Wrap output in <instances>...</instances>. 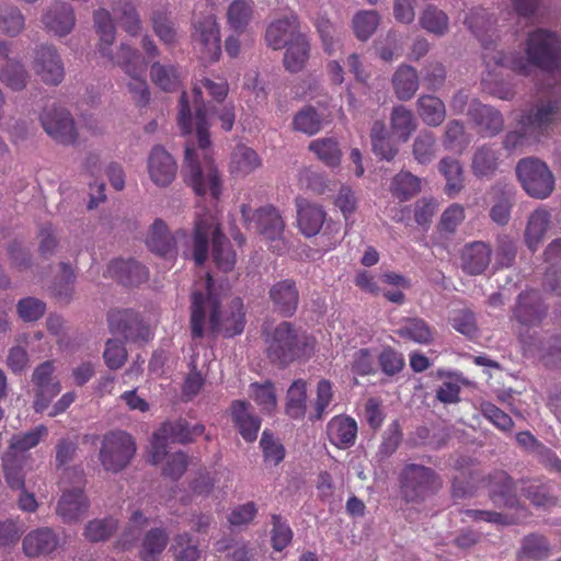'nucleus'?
<instances>
[{
    "label": "nucleus",
    "instance_id": "11",
    "mask_svg": "<svg viewBox=\"0 0 561 561\" xmlns=\"http://www.w3.org/2000/svg\"><path fill=\"white\" fill-rule=\"evenodd\" d=\"M136 443L125 431H111L103 435L99 460L105 471L118 473L133 460L136 454Z\"/></svg>",
    "mask_w": 561,
    "mask_h": 561
},
{
    "label": "nucleus",
    "instance_id": "9",
    "mask_svg": "<svg viewBox=\"0 0 561 561\" xmlns=\"http://www.w3.org/2000/svg\"><path fill=\"white\" fill-rule=\"evenodd\" d=\"M297 211V227L306 238L317 236L324 227L322 237L328 238L323 243L325 251L334 249L340 243L341 226L332 220H327V213L322 206L308 201L305 197L295 199Z\"/></svg>",
    "mask_w": 561,
    "mask_h": 561
},
{
    "label": "nucleus",
    "instance_id": "14",
    "mask_svg": "<svg viewBox=\"0 0 561 561\" xmlns=\"http://www.w3.org/2000/svg\"><path fill=\"white\" fill-rule=\"evenodd\" d=\"M192 42L203 61L215 62L221 56L220 28L215 14H207L193 23Z\"/></svg>",
    "mask_w": 561,
    "mask_h": 561
},
{
    "label": "nucleus",
    "instance_id": "26",
    "mask_svg": "<svg viewBox=\"0 0 561 561\" xmlns=\"http://www.w3.org/2000/svg\"><path fill=\"white\" fill-rule=\"evenodd\" d=\"M89 505L83 488H75L62 493L57 503L56 514L66 524L76 523L85 515Z\"/></svg>",
    "mask_w": 561,
    "mask_h": 561
},
{
    "label": "nucleus",
    "instance_id": "7",
    "mask_svg": "<svg viewBox=\"0 0 561 561\" xmlns=\"http://www.w3.org/2000/svg\"><path fill=\"white\" fill-rule=\"evenodd\" d=\"M266 356L271 363L286 367L307 356L311 350L310 337L293 323L283 321L264 333Z\"/></svg>",
    "mask_w": 561,
    "mask_h": 561
},
{
    "label": "nucleus",
    "instance_id": "30",
    "mask_svg": "<svg viewBox=\"0 0 561 561\" xmlns=\"http://www.w3.org/2000/svg\"><path fill=\"white\" fill-rule=\"evenodd\" d=\"M492 250L482 241H474L465 245L461 251V267L469 275L482 274L489 266Z\"/></svg>",
    "mask_w": 561,
    "mask_h": 561
},
{
    "label": "nucleus",
    "instance_id": "18",
    "mask_svg": "<svg viewBox=\"0 0 561 561\" xmlns=\"http://www.w3.org/2000/svg\"><path fill=\"white\" fill-rule=\"evenodd\" d=\"M45 131L56 141L72 145L77 140L75 122L68 111L61 107L46 108L41 115Z\"/></svg>",
    "mask_w": 561,
    "mask_h": 561
},
{
    "label": "nucleus",
    "instance_id": "62",
    "mask_svg": "<svg viewBox=\"0 0 561 561\" xmlns=\"http://www.w3.org/2000/svg\"><path fill=\"white\" fill-rule=\"evenodd\" d=\"M260 446L263 451V458L266 463L277 466L285 458L284 445L267 431L262 433Z\"/></svg>",
    "mask_w": 561,
    "mask_h": 561
},
{
    "label": "nucleus",
    "instance_id": "39",
    "mask_svg": "<svg viewBox=\"0 0 561 561\" xmlns=\"http://www.w3.org/2000/svg\"><path fill=\"white\" fill-rule=\"evenodd\" d=\"M262 161L255 150L238 145L231 153L230 172L234 176H245L261 165Z\"/></svg>",
    "mask_w": 561,
    "mask_h": 561
},
{
    "label": "nucleus",
    "instance_id": "20",
    "mask_svg": "<svg viewBox=\"0 0 561 561\" xmlns=\"http://www.w3.org/2000/svg\"><path fill=\"white\" fill-rule=\"evenodd\" d=\"M484 482L489 490L490 499L496 506L508 508L518 506L517 488L507 472L495 470L484 479Z\"/></svg>",
    "mask_w": 561,
    "mask_h": 561
},
{
    "label": "nucleus",
    "instance_id": "15",
    "mask_svg": "<svg viewBox=\"0 0 561 561\" xmlns=\"http://www.w3.org/2000/svg\"><path fill=\"white\" fill-rule=\"evenodd\" d=\"M241 215L248 229H254L257 233L272 241L282 240L285 222L274 206L267 205L252 211L249 205L243 204L241 206Z\"/></svg>",
    "mask_w": 561,
    "mask_h": 561
},
{
    "label": "nucleus",
    "instance_id": "55",
    "mask_svg": "<svg viewBox=\"0 0 561 561\" xmlns=\"http://www.w3.org/2000/svg\"><path fill=\"white\" fill-rule=\"evenodd\" d=\"M152 82L165 92H172L180 85V78L174 66L153 62L150 67Z\"/></svg>",
    "mask_w": 561,
    "mask_h": 561
},
{
    "label": "nucleus",
    "instance_id": "38",
    "mask_svg": "<svg viewBox=\"0 0 561 561\" xmlns=\"http://www.w3.org/2000/svg\"><path fill=\"white\" fill-rule=\"evenodd\" d=\"M205 432L203 424L191 425L186 420L180 419L174 422H164L161 425V434H167L171 442L187 444L194 442Z\"/></svg>",
    "mask_w": 561,
    "mask_h": 561
},
{
    "label": "nucleus",
    "instance_id": "41",
    "mask_svg": "<svg viewBox=\"0 0 561 561\" xmlns=\"http://www.w3.org/2000/svg\"><path fill=\"white\" fill-rule=\"evenodd\" d=\"M169 541V535L163 528H152L142 538L139 548L141 561H158Z\"/></svg>",
    "mask_w": 561,
    "mask_h": 561
},
{
    "label": "nucleus",
    "instance_id": "22",
    "mask_svg": "<svg viewBox=\"0 0 561 561\" xmlns=\"http://www.w3.org/2000/svg\"><path fill=\"white\" fill-rule=\"evenodd\" d=\"M178 165L173 157L161 146H156L148 157V173L160 187L170 185L175 179Z\"/></svg>",
    "mask_w": 561,
    "mask_h": 561
},
{
    "label": "nucleus",
    "instance_id": "56",
    "mask_svg": "<svg viewBox=\"0 0 561 561\" xmlns=\"http://www.w3.org/2000/svg\"><path fill=\"white\" fill-rule=\"evenodd\" d=\"M412 152L420 164H428L436 152V138L433 133L421 131L413 141Z\"/></svg>",
    "mask_w": 561,
    "mask_h": 561
},
{
    "label": "nucleus",
    "instance_id": "57",
    "mask_svg": "<svg viewBox=\"0 0 561 561\" xmlns=\"http://www.w3.org/2000/svg\"><path fill=\"white\" fill-rule=\"evenodd\" d=\"M380 22L379 14L374 10L357 12L353 18L355 35L360 41H367L377 30Z\"/></svg>",
    "mask_w": 561,
    "mask_h": 561
},
{
    "label": "nucleus",
    "instance_id": "25",
    "mask_svg": "<svg viewBox=\"0 0 561 561\" xmlns=\"http://www.w3.org/2000/svg\"><path fill=\"white\" fill-rule=\"evenodd\" d=\"M298 16L294 13L272 21L265 31V42L274 50L289 45L299 33Z\"/></svg>",
    "mask_w": 561,
    "mask_h": 561
},
{
    "label": "nucleus",
    "instance_id": "4",
    "mask_svg": "<svg viewBox=\"0 0 561 561\" xmlns=\"http://www.w3.org/2000/svg\"><path fill=\"white\" fill-rule=\"evenodd\" d=\"M549 307L536 289H527L518 294L512 308V320L518 323L517 336L524 352L537 355L543 360L556 358L561 362V336H552L547 343L541 341L531 329L542 324L548 316Z\"/></svg>",
    "mask_w": 561,
    "mask_h": 561
},
{
    "label": "nucleus",
    "instance_id": "13",
    "mask_svg": "<svg viewBox=\"0 0 561 561\" xmlns=\"http://www.w3.org/2000/svg\"><path fill=\"white\" fill-rule=\"evenodd\" d=\"M108 330L128 343L145 344L153 334L140 313L134 309H111L107 312Z\"/></svg>",
    "mask_w": 561,
    "mask_h": 561
},
{
    "label": "nucleus",
    "instance_id": "19",
    "mask_svg": "<svg viewBox=\"0 0 561 561\" xmlns=\"http://www.w3.org/2000/svg\"><path fill=\"white\" fill-rule=\"evenodd\" d=\"M33 69L46 84L58 85L65 77L64 64L56 48L48 45L36 49Z\"/></svg>",
    "mask_w": 561,
    "mask_h": 561
},
{
    "label": "nucleus",
    "instance_id": "48",
    "mask_svg": "<svg viewBox=\"0 0 561 561\" xmlns=\"http://www.w3.org/2000/svg\"><path fill=\"white\" fill-rule=\"evenodd\" d=\"M522 483L523 495L535 506L548 508L557 504V497L553 495L548 484L536 479L525 480Z\"/></svg>",
    "mask_w": 561,
    "mask_h": 561
},
{
    "label": "nucleus",
    "instance_id": "24",
    "mask_svg": "<svg viewBox=\"0 0 561 561\" xmlns=\"http://www.w3.org/2000/svg\"><path fill=\"white\" fill-rule=\"evenodd\" d=\"M23 551L30 558L46 557L60 546L59 535L49 527H41L30 531L23 538Z\"/></svg>",
    "mask_w": 561,
    "mask_h": 561
},
{
    "label": "nucleus",
    "instance_id": "16",
    "mask_svg": "<svg viewBox=\"0 0 561 561\" xmlns=\"http://www.w3.org/2000/svg\"><path fill=\"white\" fill-rule=\"evenodd\" d=\"M54 360H46L39 364L32 374L35 392L33 409L37 413H43L61 390L60 381L54 376Z\"/></svg>",
    "mask_w": 561,
    "mask_h": 561
},
{
    "label": "nucleus",
    "instance_id": "42",
    "mask_svg": "<svg viewBox=\"0 0 561 561\" xmlns=\"http://www.w3.org/2000/svg\"><path fill=\"white\" fill-rule=\"evenodd\" d=\"M284 56V66L290 72H299L304 69L310 53V44L308 38L298 34L294 41L286 46Z\"/></svg>",
    "mask_w": 561,
    "mask_h": 561
},
{
    "label": "nucleus",
    "instance_id": "53",
    "mask_svg": "<svg viewBox=\"0 0 561 561\" xmlns=\"http://www.w3.org/2000/svg\"><path fill=\"white\" fill-rule=\"evenodd\" d=\"M309 150L328 167H336L341 162V150L337 141L333 138L312 140L309 144Z\"/></svg>",
    "mask_w": 561,
    "mask_h": 561
},
{
    "label": "nucleus",
    "instance_id": "63",
    "mask_svg": "<svg viewBox=\"0 0 561 561\" xmlns=\"http://www.w3.org/2000/svg\"><path fill=\"white\" fill-rule=\"evenodd\" d=\"M481 414L490 421L496 428L504 433H511L514 427L512 417L497 408L494 403L483 401L480 404Z\"/></svg>",
    "mask_w": 561,
    "mask_h": 561
},
{
    "label": "nucleus",
    "instance_id": "5",
    "mask_svg": "<svg viewBox=\"0 0 561 561\" xmlns=\"http://www.w3.org/2000/svg\"><path fill=\"white\" fill-rule=\"evenodd\" d=\"M202 87L216 102H222L228 94V83L225 79L219 78L218 81H214L204 78L201 84L193 87L191 93H182L178 123L183 135H191L195 130L199 149L206 150L210 146L208 119L211 108L203 101Z\"/></svg>",
    "mask_w": 561,
    "mask_h": 561
},
{
    "label": "nucleus",
    "instance_id": "36",
    "mask_svg": "<svg viewBox=\"0 0 561 561\" xmlns=\"http://www.w3.org/2000/svg\"><path fill=\"white\" fill-rule=\"evenodd\" d=\"M551 222V214L545 207L535 209L529 216L525 230L527 247L534 252L542 241Z\"/></svg>",
    "mask_w": 561,
    "mask_h": 561
},
{
    "label": "nucleus",
    "instance_id": "2",
    "mask_svg": "<svg viewBox=\"0 0 561 561\" xmlns=\"http://www.w3.org/2000/svg\"><path fill=\"white\" fill-rule=\"evenodd\" d=\"M214 280L209 273L206 274L205 293L194 290L191 304V335L193 340L202 339L206 330L213 336L224 333L226 337H232L242 333L245 324L243 304L240 298L231 301V312L221 319L220 301L213 293Z\"/></svg>",
    "mask_w": 561,
    "mask_h": 561
},
{
    "label": "nucleus",
    "instance_id": "10",
    "mask_svg": "<svg viewBox=\"0 0 561 561\" xmlns=\"http://www.w3.org/2000/svg\"><path fill=\"white\" fill-rule=\"evenodd\" d=\"M443 486L434 469L417 463H408L400 473V490L407 503H422Z\"/></svg>",
    "mask_w": 561,
    "mask_h": 561
},
{
    "label": "nucleus",
    "instance_id": "35",
    "mask_svg": "<svg viewBox=\"0 0 561 561\" xmlns=\"http://www.w3.org/2000/svg\"><path fill=\"white\" fill-rule=\"evenodd\" d=\"M253 15V0H233L227 8V24L237 35H240L247 32Z\"/></svg>",
    "mask_w": 561,
    "mask_h": 561
},
{
    "label": "nucleus",
    "instance_id": "3",
    "mask_svg": "<svg viewBox=\"0 0 561 561\" xmlns=\"http://www.w3.org/2000/svg\"><path fill=\"white\" fill-rule=\"evenodd\" d=\"M96 34L100 37V53L119 66L129 76L128 90L133 100L139 107L146 106L150 101L148 83L145 79L147 62L137 49L127 44H122L116 55L110 54V47L115 41V25L111 13L105 9H99L93 13Z\"/></svg>",
    "mask_w": 561,
    "mask_h": 561
},
{
    "label": "nucleus",
    "instance_id": "52",
    "mask_svg": "<svg viewBox=\"0 0 561 561\" xmlns=\"http://www.w3.org/2000/svg\"><path fill=\"white\" fill-rule=\"evenodd\" d=\"M25 26V18L21 10L12 4L0 5V32L9 35H19Z\"/></svg>",
    "mask_w": 561,
    "mask_h": 561
},
{
    "label": "nucleus",
    "instance_id": "12",
    "mask_svg": "<svg viewBox=\"0 0 561 561\" xmlns=\"http://www.w3.org/2000/svg\"><path fill=\"white\" fill-rule=\"evenodd\" d=\"M516 174L525 192L537 199L549 197L554 190V176L546 162L529 157L519 160Z\"/></svg>",
    "mask_w": 561,
    "mask_h": 561
},
{
    "label": "nucleus",
    "instance_id": "29",
    "mask_svg": "<svg viewBox=\"0 0 561 561\" xmlns=\"http://www.w3.org/2000/svg\"><path fill=\"white\" fill-rule=\"evenodd\" d=\"M357 431L356 421L346 415H336L327 425V434L331 444L343 449L355 444Z\"/></svg>",
    "mask_w": 561,
    "mask_h": 561
},
{
    "label": "nucleus",
    "instance_id": "58",
    "mask_svg": "<svg viewBox=\"0 0 561 561\" xmlns=\"http://www.w3.org/2000/svg\"><path fill=\"white\" fill-rule=\"evenodd\" d=\"M47 434L48 428L45 425H38L28 432L13 435L10 439V450L27 451L37 446Z\"/></svg>",
    "mask_w": 561,
    "mask_h": 561
},
{
    "label": "nucleus",
    "instance_id": "49",
    "mask_svg": "<svg viewBox=\"0 0 561 561\" xmlns=\"http://www.w3.org/2000/svg\"><path fill=\"white\" fill-rule=\"evenodd\" d=\"M307 410V382L295 380L287 390L286 414L291 419H302Z\"/></svg>",
    "mask_w": 561,
    "mask_h": 561
},
{
    "label": "nucleus",
    "instance_id": "32",
    "mask_svg": "<svg viewBox=\"0 0 561 561\" xmlns=\"http://www.w3.org/2000/svg\"><path fill=\"white\" fill-rule=\"evenodd\" d=\"M75 22L73 9L66 2H56L43 18L46 28L58 36L69 34L75 26Z\"/></svg>",
    "mask_w": 561,
    "mask_h": 561
},
{
    "label": "nucleus",
    "instance_id": "21",
    "mask_svg": "<svg viewBox=\"0 0 561 561\" xmlns=\"http://www.w3.org/2000/svg\"><path fill=\"white\" fill-rule=\"evenodd\" d=\"M268 298L276 313L286 318L293 317L299 305V290L296 282L290 278L275 282L268 289Z\"/></svg>",
    "mask_w": 561,
    "mask_h": 561
},
{
    "label": "nucleus",
    "instance_id": "59",
    "mask_svg": "<svg viewBox=\"0 0 561 561\" xmlns=\"http://www.w3.org/2000/svg\"><path fill=\"white\" fill-rule=\"evenodd\" d=\"M271 543L274 550L283 551L293 540V530L279 514H272Z\"/></svg>",
    "mask_w": 561,
    "mask_h": 561
},
{
    "label": "nucleus",
    "instance_id": "23",
    "mask_svg": "<svg viewBox=\"0 0 561 561\" xmlns=\"http://www.w3.org/2000/svg\"><path fill=\"white\" fill-rule=\"evenodd\" d=\"M186 237V233L182 230L170 234L165 222L161 219H156L151 226L146 243L151 252L163 257L173 259L176 254L178 241Z\"/></svg>",
    "mask_w": 561,
    "mask_h": 561
},
{
    "label": "nucleus",
    "instance_id": "61",
    "mask_svg": "<svg viewBox=\"0 0 561 561\" xmlns=\"http://www.w3.org/2000/svg\"><path fill=\"white\" fill-rule=\"evenodd\" d=\"M293 125L296 130L311 136L321 129L322 122L313 107L306 106L295 115Z\"/></svg>",
    "mask_w": 561,
    "mask_h": 561
},
{
    "label": "nucleus",
    "instance_id": "27",
    "mask_svg": "<svg viewBox=\"0 0 561 561\" xmlns=\"http://www.w3.org/2000/svg\"><path fill=\"white\" fill-rule=\"evenodd\" d=\"M104 276L116 279L124 286H138L148 279L147 268L135 260H113Z\"/></svg>",
    "mask_w": 561,
    "mask_h": 561
},
{
    "label": "nucleus",
    "instance_id": "40",
    "mask_svg": "<svg viewBox=\"0 0 561 561\" xmlns=\"http://www.w3.org/2000/svg\"><path fill=\"white\" fill-rule=\"evenodd\" d=\"M438 170L446 180L445 193L449 197H455L465 186L463 168L460 161L445 157L439 161Z\"/></svg>",
    "mask_w": 561,
    "mask_h": 561
},
{
    "label": "nucleus",
    "instance_id": "44",
    "mask_svg": "<svg viewBox=\"0 0 561 561\" xmlns=\"http://www.w3.org/2000/svg\"><path fill=\"white\" fill-rule=\"evenodd\" d=\"M397 334L404 340L419 344H430L433 341V329L421 318L404 319L397 330Z\"/></svg>",
    "mask_w": 561,
    "mask_h": 561
},
{
    "label": "nucleus",
    "instance_id": "64",
    "mask_svg": "<svg viewBox=\"0 0 561 561\" xmlns=\"http://www.w3.org/2000/svg\"><path fill=\"white\" fill-rule=\"evenodd\" d=\"M253 400L260 407L262 412L271 413L277 404L275 388L272 381L264 383L254 382L251 385Z\"/></svg>",
    "mask_w": 561,
    "mask_h": 561
},
{
    "label": "nucleus",
    "instance_id": "6",
    "mask_svg": "<svg viewBox=\"0 0 561 561\" xmlns=\"http://www.w3.org/2000/svg\"><path fill=\"white\" fill-rule=\"evenodd\" d=\"M213 234L211 256L218 270L228 273L234 268L237 255L215 218L203 214L195 220L193 256L197 265H203L208 253V238Z\"/></svg>",
    "mask_w": 561,
    "mask_h": 561
},
{
    "label": "nucleus",
    "instance_id": "31",
    "mask_svg": "<svg viewBox=\"0 0 561 561\" xmlns=\"http://www.w3.org/2000/svg\"><path fill=\"white\" fill-rule=\"evenodd\" d=\"M231 415L240 435L247 442H254L261 427V420L251 412V405L245 401L236 400L231 404Z\"/></svg>",
    "mask_w": 561,
    "mask_h": 561
},
{
    "label": "nucleus",
    "instance_id": "8",
    "mask_svg": "<svg viewBox=\"0 0 561 561\" xmlns=\"http://www.w3.org/2000/svg\"><path fill=\"white\" fill-rule=\"evenodd\" d=\"M184 181L198 196L209 194L218 201L222 191V183L214 161L204 154L199 160L196 150L190 145L185 146L184 163L182 168Z\"/></svg>",
    "mask_w": 561,
    "mask_h": 561
},
{
    "label": "nucleus",
    "instance_id": "46",
    "mask_svg": "<svg viewBox=\"0 0 561 561\" xmlns=\"http://www.w3.org/2000/svg\"><path fill=\"white\" fill-rule=\"evenodd\" d=\"M390 126L393 135L402 142H407L417 125L412 111L403 105H398L392 108Z\"/></svg>",
    "mask_w": 561,
    "mask_h": 561
},
{
    "label": "nucleus",
    "instance_id": "37",
    "mask_svg": "<svg viewBox=\"0 0 561 561\" xmlns=\"http://www.w3.org/2000/svg\"><path fill=\"white\" fill-rule=\"evenodd\" d=\"M392 85L399 100H411L419 89V75L416 69L404 64L399 66L392 76Z\"/></svg>",
    "mask_w": 561,
    "mask_h": 561
},
{
    "label": "nucleus",
    "instance_id": "50",
    "mask_svg": "<svg viewBox=\"0 0 561 561\" xmlns=\"http://www.w3.org/2000/svg\"><path fill=\"white\" fill-rule=\"evenodd\" d=\"M390 191L400 202H407L421 191V179L411 172L401 171L392 179Z\"/></svg>",
    "mask_w": 561,
    "mask_h": 561
},
{
    "label": "nucleus",
    "instance_id": "34",
    "mask_svg": "<svg viewBox=\"0 0 561 561\" xmlns=\"http://www.w3.org/2000/svg\"><path fill=\"white\" fill-rule=\"evenodd\" d=\"M10 45L0 39V56L7 59V65L0 69V81L12 90H23L27 81V72L24 66L16 60L8 59Z\"/></svg>",
    "mask_w": 561,
    "mask_h": 561
},
{
    "label": "nucleus",
    "instance_id": "43",
    "mask_svg": "<svg viewBox=\"0 0 561 561\" xmlns=\"http://www.w3.org/2000/svg\"><path fill=\"white\" fill-rule=\"evenodd\" d=\"M492 192L496 197V202L490 209V217L495 224L505 226L511 218L513 190L510 186L496 184L492 186Z\"/></svg>",
    "mask_w": 561,
    "mask_h": 561
},
{
    "label": "nucleus",
    "instance_id": "51",
    "mask_svg": "<svg viewBox=\"0 0 561 561\" xmlns=\"http://www.w3.org/2000/svg\"><path fill=\"white\" fill-rule=\"evenodd\" d=\"M420 25L431 34L443 36L448 32L449 18L435 5H427L420 16Z\"/></svg>",
    "mask_w": 561,
    "mask_h": 561
},
{
    "label": "nucleus",
    "instance_id": "17",
    "mask_svg": "<svg viewBox=\"0 0 561 561\" xmlns=\"http://www.w3.org/2000/svg\"><path fill=\"white\" fill-rule=\"evenodd\" d=\"M559 108L560 104L557 100L537 104L520 114L517 125L528 133L531 139L538 141L548 131Z\"/></svg>",
    "mask_w": 561,
    "mask_h": 561
},
{
    "label": "nucleus",
    "instance_id": "47",
    "mask_svg": "<svg viewBox=\"0 0 561 561\" xmlns=\"http://www.w3.org/2000/svg\"><path fill=\"white\" fill-rule=\"evenodd\" d=\"M417 112L428 126L440 125L446 116L444 102L434 95H422L417 100Z\"/></svg>",
    "mask_w": 561,
    "mask_h": 561
},
{
    "label": "nucleus",
    "instance_id": "45",
    "mask_svg": "<svg viewBox=\"0 0 561 561\" xmlns=\"http://www.w3.org/2000/svg\"><path fill=\"white\" fill-rule=\"evenodd\" d=\"M373 151L382 160L391 161L398 153L382 121H375L370 129Z\"/></svg>",
    "mask_w": 561,
    "mask_h": 561
},
{
    "label": "nucleus",
    "instance_id": "1",
    "mask_svg": "<svg viewBox=\"0 0 561 561\" xmlns=\"http://www.w3.org/2000/svg\"><path fill=\"white\" fill-rule=\"evenodd\" d=\"M468 28L482 45V58L491 73L496 67L507 68L520 76H530L533 68L554 73L561 68V38L552 31L537 28L528 34L526 57L519 53L496 50V28L490 14L482 8L472 9L465 20Z\"/></svg>",
    "mask_w": 561,
    "mask_h": 561
},
{
    "label": "nucleus",
    "instance_id": "60",
    "mask_svg": "<svg viewBox=\"0 0 561 561\" xmlns=\"http://www.w3.org/2000/svg\"><path fill=\"white\" fill-rule=\"evenodd\" d=\"M175 561H198L201 550L187 533L175 536L171 547Z\"/></svg>",
    "mask_w": 561,
    "mask_h": 561
},
{
    "label": "nucleus",
    "instance_id": "33",
    "mask_svg": "<svg viewBox=\"0 0 561 561\" xmlns=\"http://www.w3.org/2000/svg\"><path fill=\"white\" fill-rule=\"evenodd\" d=\"M500 151L490 145L478 147L472 156L471 170L478 179H490L497 172L501 163Z\"/></svg>",
    "mask_w": 561,
    "mask_h": 561
},
{
    "label": "nucleus",
    "instance_id": "28",
    "mask_svg": "<svg viewBox=\"0 0 561 561\" xmlns=\"http://www.w3.org/2000/svg\"><path fill=\"white\" fill-rule=\"evenodd\" d=\"M469 115L478 127V133L483 137H492L503 130V116L493 106L473 103L469 108Z\"/></svg>",
    "mask_w": 561,
    "mask_h": 561
},
{
    "label": "nucleus",
    "instance_id": "54",
    "mask_svg": "<svg viewBox=\"0 0 561 561\" xmlns=\"http://www.w3.org/2000/svg\"><path fill=\"white\" fill-rule=\"evenodd\" d=\"M550 554V545L546 537L537 534L525 536L518 551L519 559L541 560Z\"/></svg>",
    "mask_w": 561,
    "mask_h": 561
}]
</instances>
